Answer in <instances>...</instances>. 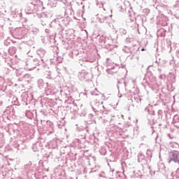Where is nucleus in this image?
I'll list each match as a JSON object with an SVG mask.
<instances>
[{"label": "nucleus", "mask_w": 179, "mask_h": 179, "mask_svg": "<svg viewBox=\"0 0 179 179\" xmlns=\"http://www.w3.org/2000/svg\"><path fill=\"white\" fill-rule=\"evenodd\" d=\"M141 51H145V49L144 48L141 49Z\"/></svg>", "instance_id": "obj_2"}, {"label": "nucleus", "mask_w": 179, "mask_h": 179, "mask_svg": "<svg viewBox=\"0 0 179 179\" xmlns=\"http://www.w3.org/2000/svg\"><path fill=\"white\" fill-rule=\"evenodd\" d=\"M106 19H107V17H104V20H106Z\"/></svg>", "instance_id": "obj_3"}, {"label": "nucleus", "mask_w": 179, "mask_h": 179, "mask_svg": "<svg viewBox=\"0 0 179 179\" xmlns=\"http://www.w3.org/2000/svg\"><path fill=\"white\" fill-rule=\"evenodd\" d=\"M173 160L175 162V163L179 164V152L178 151H174L173 152Z\"/></svg>", "instance_id": "obj_1"}]
</instances>
